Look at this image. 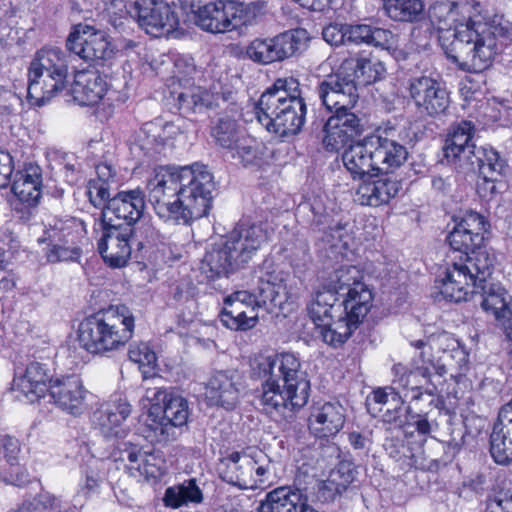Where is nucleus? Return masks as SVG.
I'll return each mask as SVG.
<instances>
[{"label":"nucleus","instance_id":"393cba45","mask_svg":"<svg viewBox=\"0 0 512 512\" xmlns=\"http://www.w3.org/2000/svg\"><path fill=\"white\" fill-rule=\"evenodd\" d=\"M475 126L462 120L451 126L443 147L444 157L455 168L462 170L478 146L473 142Z\"/></svg>","mask_w":512,"mask_h":512},{"label":"nucleus","instance_id":"2f4dec72","mask_svg":"<svg viewBox=\"0 0 512 512\" xmlns=\"http://www.w3.org/2000/svg\"><path fill=\"white\" fill-rule=\"evenodd\" d=\"M373 141L371 136L357 141L344 151L342 161L353 179L371 177L372 172L377 171L376 158L374 157Z\"/></svg>","mask_w":512,"mask_h":512},{"label":"nucleus","instance_id":"58836bf2","mask_svg":"<svg viewBox=\"0 0 512 512\" xmlns=\"http://www.w3.org/2000/svg\"><path fill=\"white\" fill-rule=\"evenodd\" d=\"M358 327L356 322L340 310L328 323L318 328V333L326 344L336 348L344 344Z\"/></svg>","mask_w":512,"mask_h":512},{"label":"nucleus","instance_id":"6e6d98bb","mask_svg":"<svg viewBox=\"0 0 512 512\" xmlns=\"http://www.w3.org/2000/svg\"><path fill=\"white\" fill-rule=\"evenodd\" d=\"M455 226L478 236H484L490 227L485 217L474 211L466 212Z\"/></svg>","mask_w":512,"mask_h":512},{"label":"nucleus","instance_id":"9d476101","mask_svg":"<svg viewBox=\"0 0 512 512\" xmlns=\"http://www.w3.org/2000/svg\"><path fill=\"white\" fill-rule=\"evenodd\" d=\"M371 140L378 172L390 174L407 160L408 149L416 143V133L411 127L387 125L377 135H371Z\"/></svg>","mask_w":512,"mask_h":512},{"label":"nucleus","instance_id":"c756f323","mask_svg":"<svg viewBox=\"0 0 512 512\" xmlns=\"http://www.w3.org/2000/svg\"><path fill=\"white\" fill-rule=\"evenodd\" d=\"M250 292L237 291L224 300V308L221 313V322L231 330H248L256 326L258 313L254 306H247L243 301L250 300Z\"/></svg>","mask_w":512,"mask_h":512},{"label":"nucleus","instance_id":"dca6fc26","mask_svg":"<svg viewBox=\"0 0 512 512\" xmlns=\"http://www.w3.org/2000/svg\"><path fill=\"white\" fill-rule=\"evenodd\" d=\"M133 9L140 28L153 37L168 36L179 25L174 9L162 0H141L133 4Z\"/></svg>","mask_w":512,"mask_h":512},{"label":"nucleus","instance_id":"c85d7f7f","mask_svg":"<svg viewBox=\"0 0 512 512\" xmlns=\"http://www.w3.org/2000/svg\"><path fill=\"white\" fill-rule=\"evenodd\" d=\"M309 508L307 488L281 486L268 492L258 512H306Z\"/></svg>","mask_w":512,"mask_h":512},{"label":"nucleus","instance_id":"bb28decb","mask_svg":"<svg viewBox=\"0 0 512 512\" xmlns=\"http://www.w3.org/2000/svg\"><path fill=\"white\" fill-rule=\"evenodd\" d=\"M477 290L472 297L475 303H479L485 312L491 313L503 329L506 324L512 323L511 296L501 285L491 282L490 276L478 285Z\"/></svg>","mask_w":512,"mask_h":512},{"label":"nucleus","instance_id":"423d86ee","mask_svg":"<svg viewBox=\"0 0 512 512\" xmlns=\"http://www.w3.org/2000/svg\"><path fill=\"white\" fill-rule=\"evenodd\" d=\"M134 328L135 319L127 306H110L80 322L78 341L87 352L105 355L122 349L132 338Z\"/></svg>","mask_w":512,"mask_h":512},{"label":"nucleus","instance_id":"f8f14e48","mask_svg":"<svg viewBox=\"0 0 512 512\" xmlns=\"http://www.w3.org/2000/svg\"><path fill=\"white\" fill-rule=\"evenodd\" d=\"M189 415L188 401L170 393L162 406L149 409L145 421L146 437L158 443L175 440L176 428L186 425Z\"/></svg>","mask_w":512,"mask_h":512},{"label":"nucleus","instance_id":"cd10ccee","mask_svg":"<svg viewBox=\"0 0 512 512\" xmlns=\"http://www.w3.org/2000/svg\"><path fill=\"white\" fill-rule=\"evenodd\" d=\"M401 189V182L394 176L371 174L358 186L355 201L361 205L378 207L387 204Z\"/></svg>","mask_w":512,"mask_h":512},{"label":"nucleus","instance_id":"3c124183","mask_svg":"<svg viewBox=\"0 0 512 512\" xmlns=\"http://www.w3.org/2000/svg\"><path fill=\"white\" fill-rule=\"evenodd\" d=\"M128 357L131 361L137 363L139 368L147 367L149 372L154 369L157 361L155 352L144 342L131 344Z\"/></svg>","mask_w":512,"mask_h":512},{"label":"nucleus","instance_id":"412c9836","mask_svg":"<svg viewBox=\"0 0 512 512\" xmlns=\"http://www.w3.org/2000/svg\"><path fill=\"white\" fill-rule=\"evenodd\" d=\"M242 391L243 385L238 372L221 370L216 371L209 378L205 397L210 405L231 411L239 404Z\"/></svg>","mask_w":512,"mask_h":512},{"label":"nucleus","instance_id":"f03ea898","mask_svg":"<svg viewBox=\"0 0 512 512\" xmlns=\"http://www.w3.org/2000/svg\"><path fill=\"white\" fill-rule=\"evenodd\" d=\"M148 202L164 222L191 225L207 216L215 183L204 165L160 166L147 181Z\"/></svg>","mask_w":512,"mask_h":512},{"label":"nucleus","instance_id":"4468645a","mask_svg":"<svg viewBox=\"0 0 512 512\" xmlns=\"http://www.w3.org/2000/svg\"><path fill=\"white\" fill-rule=\"evenodd\" d=\"M186 130V122L178 119L173 122L161 123L151 121L145 123L136 133L131 145V152L140 157H151L161 153L166 146H173L174 140Z\"/></svg>","mask_w":512,"mask_h":512},{"label":"nucleus","instance_id":"79ce46f5","mask_svg":"<svg viewBox=\"0 0 512 512\" xmlns=\"http://www.w3.org/2000/svg\"><path fill=\"white\" fill-rule=\"evenodd\" d=\"M203 501V494L195 479H189L182 484L167 488L164 496L166 506L178 508L188 503L199 504Z\"/></svg>","mask_w":512,"mask_h":512},{"label":"nucleus","instance_id":"de8ad7c7","mask_svg":"<svg viewBox=\"0 0 512 512\" xmlns=\"http://www.w3.org/2000/svg\"><path fill=\"white\" fill-rule=\"evenodd\" d=\"M292 97L303 98L298 80L293 77L279 78L261 95L258 102H267L272 99L283 101Z\"/></svg>","mask_w":512,"mask_h":512},{"label":"nucleus","instance_id":"c9c22d12","mask_svg":"<svg viewBox=\"0 0 512 512\" xmlns=\"http://www.w3.org/2000/svg\"><path fill=\"white\" fill-rule=\"evenodd\" d=\"M201 272L209 280L229 277L239 270L223 243L214 244L201 261Z\"/></svg>","mask_w":512,"mask_h":512},{"label":"nucleus","instance_id":"13d9d810","mask_svg":"<svg viewBox=\"0 0 512 512\" xmlns=\"http://www.w3.org/2000/svg\"><path fill=\"white\" fill-rule=\"evenodd\" d=\"M144 458L145 455L141 453V450L132 444L122 451L121 459L129 462V464L125 465V468L130 476L135 477L142 474L141 462H143Z\"/></svg>","mask_w":512,"mask_h":512},{"label":"nucleus","instance_id":"4d7b16f0","mask_svg":"<svg viewBox=\"0 0 512 512\" xmlns=\"http://www.w3.org/2000/svg\"><path fill=\"white\" fill-rule=\"evenodd\" d=\"M87 195L90 203L94 207L101 208L102 210L108 204L109 200L112 199L110 198L108 184L105 182L90 181Z\"/></svg>","mask_w":512,"mask_h":512},{"label":"nucleus","instance_id":"a211bd4d","mask_svg":"<svg viewBox=\"0 0 512 512\" xmlns=\"http://www.w3.org/2000/svg\"><path fill=\"white\" fill-rule=\"evenodd\" d=\"M134 229L124 224H102V236L98 241V251L104 262L113 268L126 265L131 256V238Z\"/></svg>","mask_w":512,"mask_h":512},{"label":"nucleus","instance_id":"39448f33","mask_svg":"<svg viewBox=\"0 0 512 512\" xmlns=\"http://www.w3.org/2000/svg\"><path fill=\"white\" fill-rule=\"evenodd\" d=\"M338 83L326 84L321 81L317 87L322 104L327 110L334 112L323 126V145L331 152L340 150L360 137L366 129L364 118L353 111L359 100L354 85L348 81V84L344 83V88L339 90Z\"/></svg>","mask_w":512,"mask_h":512},{"label":"nucleus","instance_id":"f257e3e1","mask_svg":"<svg viewBox=\"0 0 512 512\" xmlns=\"http://www.w3.org/2000/svg\"><path fill=\"white\" fill-rule=\"evenodd\" d=\"M470 0L437 1L429 8L439 43L446 57L467 72L489 68L503 46L512 41L510 23L502 17L484 21Z\"/></svg>","mask_w":512,"mask_h":512},{"label":"nucleus","instance_id":"f3484780","mask_svg":"<svg viewBox=\"0 0 512 512\" xmlns=\"http://www.w3.org/2000/svg\"><path fill=\"white\" fill-rule=\"evenodd\" d=\"M431 367H433L432 362L424 359H422V364L414 360L411 369H407L401 364L395 365L392 389L401 391L402 400L407 398H410L411 401L419 400L423 394L434 396L437 388L430 380Z\"/></svg>","mask_w":512,"mask_h":512},{"label":"nucleus","instance_id":"9b49d317","mask_svg":"<svg viewBox=\"0 0 512 512\" xmlns=\"http://www.w3.org/2000/svg\"><path fill=\"white\" fill-rule=\"evenodd\" d=\"M309 41L307 30L291 29L274 37L255 38L246 47L248 59L261 65L281 62L303 50Z\"/></svg>","mask_w":512,"mask_h":512},{"label":"nucleus","instance_id":"bf43d9fd","mask_svg":"<svg viewBox=\"0 0 512 512\" xmlns=\"http://www.w3.org/2000/svg\"><path fill=\"white\" fill-rule=\"evenodd\" d=\"M488 512H512V491H500L485 501Z\"/></svg>","mask_w":512,"mask_h":512},{"label":"nucleus","instance_id":"e2e57ef3","mask_svg":"<svg viewBox=\"0 0 512 512\" xmlns=\"http://www.w3.org/2000/svg\"><path fill=\"white\" fill-rule=\"evenodd\" d=\"M347 25L329 24L322 31L323 39L333 46H339L347 42Z\"/></svg>","mask_w":512,"mask_h":512},{"label":"nucleus","instance_id":"6e6552de","mask_svg":"<svg viewBox=\"0 0 512 512\" xmlns=\"http://www.w3.org/2000/svg\"><path fill=\"white\" fill-rule=\"evenodd\" d=\"M261 12V4H244L236 0H216L200 7L195 23L211 33H224L241 26L252 25Z\"/></svg>","mask_w":512,"mask_h":512},{"label":"nucleus","instance_id":"338daca9","mask_svg":"<svg viewBox=\"0 0 512 512\" xmlns=\"http://www.w3.org/2000/svg\"><path fill=\"white\" fill-rule=\"evenodd\" d=\"M371 26L365 24L347 25V42L354 44H369Z\"/></svg>","mask_w":512,"mask_h":512},{"label":"nucleus","instance_id":"7c9ffc66","mask_svg":"<svg viewBox=\"0 0 512 512\" xmlns=\"http://www.w3.org/2000/svg\"><path fill=\"white\" fill-rule=\"evenodd\" d=\"M345 408L338 401L314 406L309 421L310 429L319 438L333 437L345 424Z\"/></svg>","mask_w":512,"mask_h":512},{"label":"nucleus","instance_id":"20e7f679","mask_svg":"<svg viewBox=\"0 0 512 512\" xmlns=\"http://www.w3.org/2000/svg\"><path fill=\"white\" fill-rule=\"evenodd\" d=\"M251 377L262 381L261 401L279 411L305 406L310 396V381L301 360L292 352L255 356L250 363Z\"/></svg>","mask_w":512,"mask_h":512},{"label":"nucleus","instance_id":"a18cd8bd","mask_svg":"<svg viewBox=\"0 0 512 512\" xmlns=\"http://www.w3.org/2000/svg\"><path fill=\"white\" fill-rule=\"evenodd\" d=\"M74 92L83 104L95 105L107 93V84L101 75L91 73L83 81H77Z\"/></svg>","mask_w":512,"mask_h":512},{"label":"nucleus","instance_id":"72a5a7b5","mask_svg":"<svg viewBox=\"0 0 512 512\" xmlns=\"http://www.w3.org/2000/svg\"><path fill=\"white\" fill-rule=\"evenodd\" d=\"M490 454L497 464L512 462V419L502 408L490 435Z\"/></svg>","mask_w":512,"mask_h":512},{"label":"nucleus","instance_id":"a878e982","mask_svg":"<svg viewBox=\"0 0 512 512\" xmlns=\"http://www.w3.org/2000/svg\"><path fill=\"white\" fill-rule=\"evenodd\" d=\"M264 457L265 455L260 450L230 453L223 459V463L226 465L222 475L223 480L241 489L257 488L254 469L255 465L260 462L259 458Z\"/></svg>","mask_w":512,"mask_h":512},{"label":"nucleus","instance_id":"864d4df0","mask_svg":"<svg viewBox=\"0 0 512 512\" xmlns=\"http://www.w3.org/2000/svg\"><path fill=\"white\" fill-rule=\"evenodd\" d=\"M258 280L272 286H286L284 272L272 260L265 259L256 271Z\"/></svg>","mask_w":512,"mask_h":512},{"label":"nucleus","instance_id":"0e129e2a","mask_svg":"<svg viewBox=\"0 0 512 512\" xmlns=\"http://www.w3.org/2000/svg\"><path fill=\"white\" fill-rule=\"evenodd\" d=\"M316 499L319 502L325 503L335 499L336 496L341 495L342 492L339 488L328 478L325 481L315 480Z\"/></svg>","mask_w":512,"mask_h":512},{"label":"nucleus","instance_id":"603ef678","mask_svg":"<svg viewBox=\"0 0 512 512\" xmlns=\"http://www.w3.org/2000/svg\"><path fill=\"white\" fill-rule=\"evenodd\" d=\"M357 471L353 463L348 461L340 462L329 474V479L343 493L348 486L356 479Z\"/></svg>","mask_w":512,"mask_h":512},{"label":"nucleus","instance_id":"1a4fd4ad","mask_svg":"<svg viewBox=\"0 0 512 512\" xmlns=\"http://www.w3.org/2000/svg\"><path fill=\"white\" fill-rule=\"evenodd\" d=\"M306 113L304 98L292 97L283 101L272 99L258 102L255 106L258 122L279 137L297 135L305 123Z\"/></svg>","mask_w":512,"mask_h":512},{"label":"nucleus","instance_id":"e433bc0d","mask_svg":"<svg viewBox=\"0 0 512 512\" xmlns=\"http://www.w3.org/2000/svg\"><path fill=\"white\" fill-rule=\"evenodd\" d=\"M41 170L38 166H29L18 171L12 184V192L19 201L34 206L41 196Z\"/></svg>","mask_w":512,"mask_h":512},{"label":"nucleus","instance_id":"7ed1b4c3","mask_svg":"<svg viewBox=\"0 0 512 512\" xmlns=\"http://www.w3.org/2000/svg\"><path fill=\"white\" fill-rule=\"evenodd\" d=\"M66 54L57 47L42 48L36 53L29 68L28 96L42 92L41 98H50L67 84L68 67L72 55L95 66H103L113 59L115 49L106 32L87 24L76 25L66 40Z\"/></svg>","mask_w":512,"mask_h":512},{"label":"nucleus","instance_id":"4be33fe9","mask_svg":"<svg viewBox=\"0 0 512 512\" xmlns=\"http://www.w3.org/2000/svg\"><path fill=\"white\" fill-rule=\"evenodd\" d=\"M384 72V66L379 61H372L367 58H359L356 63L353 61H345L340 68L332 74L327 75L322 82L329 84L339 83V90L344 88V83L350 82L354 85L355 93L359 94V88L369 85L381 79Z\"/></svg>","mask_w":512,"mask_h":512},{"label":"nucleus","instance_id":"69168bd1","mask_svg":"<svg viewBox=\"0 0 512 512\" xmlns=\"http://www.w3.org/2000/svg\"><path fill=\"white\" fill-rule=\"evenodd\" d=\"M148 373L149 371L143 370V388L145 389L144 397L151 402L150 408H154L155 406H162L170 393H168L165 389L161 387H151L149 385V378L147 377Z\"/></svg>","mask_w":512,"mask_h":512},{"label":"nucleus","instance_id":"37998d69","mask_svg":"<svg viewBox=\"0 0 512 512\" xmlns=\"http://www.w3.org/2000/svg\"><path fill=\"white\" fill-rule=\"evenodd\" d=\"M449 246L454 252H460L464 258L472 257L479 252H487L482 249L484 236L472 235L470 232L457 226L447 236Z\"/></svg>","mask_w":512,"mask_h":512},{"label":"nucleus","instance_id":"0eeeda50","mask_svg":"<svg viewBox=\"0 0 512 512\" xmlns=\"http://www.w3.org/2000/svg\"><path fill=\"white\" fill-rule=\"evenodd\" d=\"M494 257L488 252L453 261L436 288L444 299L454 302L472 300L477 287L492 275Z\"/></svg>","mask_w":512,"mask_h":512},{"label":"nucleus","instance_id":"49530a36","mask_svg":"<svg viewBox=\"0 0 512 512\" xmlns=\"http://www.w3.org/2000/svg\"><path fill=\"white\" fill-rule=\"evenodd\" d=\"M217 99L213 98L210 91L200 86H192L185 91L179 92L177 96L179 109L184 111H197L203 108H214Z\"/></svg>","mask_w":512,"mask_h":512},{"label":"nucleus","instance_id":"473e14b6","mask_svg":"<svg viewBox=\"0 0 512 512\" xmlns=\"http://www.w3.org/2000/svg\"><path fill=\"white\" fill-rule=\"evenodd\" d=\"M130 413L131 405L120 399L97 409L93 414V422L105 438H121L125 435L122 424Z\"/></svg>","mask_w":512,"mask_h":512},{"label":"nucleus","instance_id":"aec40b11","mask_svg":"<svg viewBox=\"0 0 512 512\" xmlns=\"http://www.w3.org/2000/svg\"><path fill=\"white\" fill-rule=\"evenodd\" d=\"M145 208V196L140 189L117 193L101 213L102 224L133 225L141 218Z\"/></svg>","mask_w":512,"mask_h":512},{"label":"nucleus","instance_id":"2eb2a0df","mask_svg":"<svg viewBox=\"0 0 512 512\" xmlns=\"http://www.w3.org/2000/svg\"><path fill=\"white\" fill-rule=\"evenodd\" d=\"M408 91L420 114L436 118L445 114L449 108L448 91L432 76L411 77L408 81Z\"/></svg>","mask_w":512,"mask_h":512},{"label":"nucleus","instance_id":"b1692460","mask_svg":"<svg viewBox=\"0 0 512 512\" xmlns=\"http://www.w3.org/2000/svg\"><path fill=\"white\" fill-rule=\"evenodd\" d=\"M54 378L44 364L31 362L23 373H16L12 382V391L16 398L34 403L49 392V385Z\"/></svg>","mask_w":512,"mask_h":512},{"label":"nucleus","instance_id":"5701e85b","mask_svg":"<svg viewBox=\"0 0 512 512\" xmlns=\"http://www.w3.org/2000/svg\"><path fill=\"white\" fill-rule=\"evenodd\" d=\"M87 390L78 375H63L51 380L49 395L63 411L79 416L85 410Z\"/></svg>","mask_w":512,"mask_h":512},{"label":"nucleus","instance_id":"ddd939ff","mask_svg":"<svg viewBox=\"0 0 512 512\" xmlns=\"http://www.w3.org/2000/svg\"><path fill=\"white\" fill-rule=\"evenodd\" d=\"M216 144L227 150L234 160L243 165L252 163L258 153V143L238 123L229 117L219 118L211 129Z\"/></svg>","mask_w":512,"mask_h":512},{"label":"nucleus","instance_id":"680f3d73","mask_svg":"<svg viewBox=\"0 0 512 512\" xmlns=\"http://www.w3.org/2000/svg\"><path fill=\"white\" fill-rule=\"evenodd\" d=\"M22 106V99L12 91H4V103L0 105V117L2 121H10L15 117L17 110Z\"/></svg>","mask_w":512,"mask_h":512},{"label":"nucleus","instance_id":"8fccbe9b","mask_svg":"<svg viewBox=\"0 0 512 512\" xmlns=\"http://www.w3.org/2000/svg\"><path fill=\"white\" fill-rule=\"evenodd\" d=\"M103 462L100 460H92L88 462L83 469V481L79 484L78 494L88 497L91 492L95 491L103 480L101 474V466Z\"/></svg>","mask_w":512,"mask_h":512},{"label":"nucleus","instance_id":"052dcab7","mask_svg":"<svg viewBox=\"0 0 512 512\" xmlns=\"http://www.w3.org/2000/svg\"><path fill=\"white\" fill-rule=\"evenodd\" d=\"M349 239L347 224L337 223L334 226H330L328 231L325 232V240L335 248H347Z\"/></svg>","mask_w":512,"mask_h":512},{"label":"nucleus","instance_id":"a19ab883","mask_svg":"<svg viewBox=\"0 0 512 512\" xmlns=\"http://www.w3.org/2000/svg\"><path fill=\"white\" fill-rule=\"evenodd\" d=\"M386 16L393 21H417L424 10L422 0H382Z\"/></svg>","mask_w":512,"mask_h":512},{"label":"nucleus","instance_id":"ea45409f","mask_svg":"<svg viewBox=\"0 0 512 512\" xmlns=\"http://www.w3.org/2000/svg\"><path fill=\"white\" fill-rule=\"evenodd\" d=\"M307 310L310 319L318 329L323 327L324 323H328L331 317L336 316L341 310V305L338 303V297L323 287L316 292Z\"/></svg>","mask_w":512,"mask_h":512},{"label":"nucleus","instance_id":"774afa93","mask_svg":"<svg viewBox=\"0 0 512 512\" xmlns=\"http://www.w3.org/2000/svg\"><path fill=\"white\" fill-rule=\"evenodd\" d=\"M36 500L41 512H62V502L50 493H42Z\"/></svg>","mask_w":512,"mask_h":512},{"label":"nucleus","instance_id":"09e8293b","mask_svg":"<svg viewBox=\"0 0 512 512\" xmlns=\"http://www.w3.org/2000/svg\"><path fill=\"white\" fill-rule=\"evenodd\" d=\"M256 299H258V307H264L270 310L280 307L287 300L286 286H272L262 283L258 280L256 288L253 290Z\"/></svg>","mask_w":512,"mask_h":512},{"label":"nucleus","instance_id":"4c0bfd02","mask_svg":"<svg viewBox=\"0 0 512 512\" xmlns=\"http://www.w3.org/2000/svg\"><path fill=\"white\" fill-rule=\"evenodd\" d=\"M346 298L339 303L341 311L360 325L372 308L373 295L366 284H358L346 292Z\"/></svg>","mask_w":512,"mask_h":512},{"label":"nucleus","instance_id":"f704fd0d","mask_svg":"<svg viewBox=\"0 0 512 512\" xmlns=\"http://www.w3.org/2000/svg\"><path fill=\"white\" fill-rule=\"evenodd\" d=\"M476 169H478L480 176L485 179L500 180L506 175L508 165L506 160L501 158L493 148L479 146L462 171H475Z\"/></svg>","mask_w":512,"mask_h":512},{"label":"nucleus","instance_id":"5fc2aeb1","mask_svg":"<svg viewBox=\"0 0 512 512\" xmlns=\"http://www.w3.org/2000/svg\"><path fill=\"white\" fill-rule=\"evenodd\" d=\"M67 240L64 244H52L46 252L48 262L56 263L59 261H72L80 256V249L71 241V245Z\"/></svg>","mask_w":512,"mask_h":512},{"label":"nucleus","instance_id":"6ab92c4d","mask_svg":"<svg viewBox=\"0 0 512 512\" xmlns=\"http://www.w3.org/2000/svg\"><path fill=\"white\" fill-rule=\"evenodd\" d=\"M267 240V231L260 224H241L234 228L222 242L237 268L247 264Z\"/></svg>","mask_w":512,"mask_h":512},{"label":"nucleus","instance_id":"c03bdc74","mask_svg":"<svg viewBox=\"0 0 512 512\" xmlns=\"http://www.w3.org/2000/svg\"><path fill=\"white\" fill-rule=\"evenodd\" d=\"M362 272L355 266H342L336 269L328 279L324 288L332 292L335 296L344 295L352 287L362 282Z\"/></svg>","mask_w":512,"mask_h":512}]
</instances>
